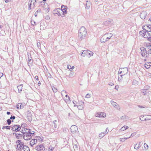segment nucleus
Returning <instances> with one entry per match:
<instances>
[{
    "instance_id": "7",
    "label": "nucleus",
    "mask_w": 151,
    "mask_h": 151,
    "mask_svg": "<svg viewBox=\"0 0 151 151\" xmlns=\"http://www.w3.org/2000/svg\"><path fill=\"white\" fill-rule=\"evenodd\" d=\"M23 136V138L25 140H29L32 138V136L30 135V133L28 134L24 133Z\"/></svg>"
},
{
    "instance_id": "5",
    "label": "nucleus",
    "mask_w": 151,
    "mask_h": 151,
    "mask_svg": "<svg viewBox=\"0 0 151 151\" xmlns=\"http://www.w3.org/2000/svg\"><path fill=\"white\" fill-rule=\"evenodd\" d=\"M140 49L141 51L142 56L144 57H147L149 55H147L146 48L144 47H142L140 48Z\"/></svg>"
},
{
    "instance_id": "22",
    "label": "nucleus",
    "mask_w": 151,
    "mask_h": 151,
    "mask_svg": "<svg viewBox=\"0 0 151 151\" xmlns=\"http://www.w3.org/2000/svg\"><path fill=\"white\" fill-rule=\"evenodd\" d=\"M107 41H108V40L107 39L106 36L105 35L102 37L100 39V41L101 42H105Z\"/></svg>"
},
{
    "instance_id": "35",
    "label": "nucleus",
    "mask_w": 151,
    "mask_h": 151,
    "mask_svg": "<svg viewBox=\"0 0 151 151\" xmlns=\"http://www.w3.org/2000/svg\"><path fill=\"white\" fill-rule=\"evenodd\" d=\"M140 119L142 121H146L147 120V118H145V116L144 115H141L140 116Z\"/></svg>"
},
{
    "instance_id": "23",
    "label": "nucleus",
    "mask_w": 151,
    "mask_h": 151,
    "mask_svg": "<svg viewBox=\"0 0 151 151\" xmlns=\"http://www.w3.org/2000/svg\"><path fill=\"white\" fill-rule=\"evenodd\" d=\"M60 10V9L58 8L54 10V14L55 15H56V14L59 16L60 15V14L59 13V11Z\"/></svg>"
},
{
    "instance_id": "8",
    "label": "nucleus",
    "mask_w": 151,
    "mask_h": 151,
    "mask_svg": "<svg viewBox=\"0 0 151 151\" xmlns=\"http://www.w3.org/2000/svg\"><path fill=\"white\" fill-rule=\"evenodd\" d=\"M21 127L20 126L14 125L12 126V130L13 131H15L17 132L19 131H20Z\"/></svg>"
},
{
    "instance_id": "48",
    "label": "nucleus",
    "mask_w": 151,
    "mask_h": 151,
    "mask_svg": "<svg viewBox=\"0 0 151 151\" xmlns=\"http://www.w3.org/2000/svg\"><path fill=\"white\" fill-rule=\"evenodd\" d=\"M10 126H3L2 127V129H4L5 128H6L7 129H10Z\"/></svg>"
},
{
    "instance_id": "10",
    "label": "nucleus",
    "mask_w": 151,
    "mask_h": 151,
    "mask_svg": "<svg viewBox=\"0 0 151 151\" xmlns=\"http://www.w3.org/2000/svg\"><path fill=\"white\" fill-rule=\"evenodd\" d=\"M123 82L125 84L127 83L129 80V76L127 74L123 75Z\"/></svg>"
},
{
    "instance_id": "27",
    "label": "nucleus",
    "mask_w": 151,
    "mask_h": 151,
    "mask_svg": "<svg viewBox=\"0 0 151 151\" xmlns=\"http://www.w3.org/2000/svg\"><path fill=\"white\" fill-rule=\"evenodd\" d=\"M88 50H83L81 53V55L83 56H85L86 55H88Z\"/></svg>"
},
{
    "instance_id": "54",
    "label": "nucleus",
    "mask_w": 151,
    "mask_h": 151,
    "mask_svg": "<svg viewBox=\"0 0 151 151\" xmlns=\"http://www.w3.org/2000/svg\"><path fill=\"white\" fill-rule=\"evenodd\" d=\"M53 149V147L50 146L49 148V150L48 151H52V150Z\"/></svg>"
},
{
    "instance_id": "59",
    "label": "nucleus",
    "mask_w": 151,
    "mask_h": 151,
    "mask_svg": "<svg viewBox=\"0 0 151 151\" xmlns=\"http://www.w3.org/2000/svg\"><path fill=\"white\" fill-rule=\"evenodd\" d=\"M50 132L52 133L55 132L54 129H52V128L50 129Z\"/></svg>"
},
{
    "instance_id": "58",
    "label": "nucleus",
    "mask_w": 151,
    "mask_h": 151,
    "mask_svg": "<svg viewBox=\"0 0 151 151\" xmlns=\"http://www.w3.org/2000/svg\"><path fill=\"white\" fill-rule=\"evenodd\" d=\"M136 134V133L135 132L131 134V136L129 137L130 138L131 137H132L133 136H134Z\"/></svg>"
},
{
    "instance_id": "13",
    "label": "nucleus",
    "mask_w": 151,
    "mask_h": 151,
    "mask_svg": "<svg viewBox=\"0 0 151 151\" xmlns=\"http://www.w3.org/2000/svg\"><path fill=\"white\" fill-rule=\"evenodd\" d=\"M95 116L97 117L105 118L106 117V114L105 113L99 112L96 113Z\"/></svg>"
},
{
    "instance_id": "52",
    "label": "nucleus",
    "mask_w": 151,
    "mask_h": 151,
    "mask_svg": "<svg viewBox=\"0 0 151 151\" xmlns=\"http://www.w3.org/2000/svg\"><path fill=\"white\" fill-rule=\"evenodd\" d=\"M52 90L54 92H56L57 91V89L55 88L54 87L52 88Z\"/></svg>"
},
{
    "instance_id": "53",
    "label": "nucleus",
    "mask_w": 151,
    "mask_h": 151,
    "mask_svg": "<svg viewBox=\"0 0 151 151\" xmlns=\"http://www.w3.org/2000/svg\"><path fill=\"white\" fill-rule=\"evenodd\" d=\"M132 84L133 85H134L137 84V82L136 80H134L133 81Z\"/></svg>"
},
{
    "instance_id": "12",
    "label": "nucleus",
    "mask_w": 151,
    "mask_h": 151,
    "mask_svg": "<svg viewBox=\"0 0 151 151\" xmlns=\"http://www.w3.org/2000/svg\"><path fill=\"white\" fill-rule=\"evenodd\" d=\"M142 28L146 32H151V25H145Z\"/></svg>"
},
{
    "instance_id": "41",
    "label": "nucleus",
    "mask_w": 151,
    "mask_h": 151,
    "mask_svg": "<svg viewBox=\"0 0 151 151\" xmlns=\"http://www.w3.org/2000/svg\"><path fill=\"white\" fill-rule=\"evenodd\" d=\"M15 134L16 135V138H18V136H17V135H21V136H23L22 134V133H21V132H20L19 133H15Z\"/></svg>"
},
{
    "instance_id": "16",
    "label": "nucleus",
    "mask_w": 151,
    "mask_h": 151,
    "mask_svg": "<svg viewBox=\"0 0 151 151\" xmlns=\"http://www.w3.org/2000/svg\"><path fill=\"white\" fill-rule=\"evenodd\" d=\"M147 15L146 11H143L140 14V16L142 19H144L146 17Z\"/></svg>"
},
{
    "instance_id": "24",
    "label": "nucleus",
    "mask_w": 151,
    "mask_h": 151,
    "mask_svg": "<svg viewBox=\"0 0 151 151\" xmlns=\"http://www.w3.org/2000/svg\"><path fill=\"white\" fill-rule=\"evenodd\" d=\"M104 35H106V37L107 39L108 40L111 38L113 35L112 34L109 33L106 34Z\"/></svg>"
},
{
    "instance_id": "21",
    "label": "nucleus",
    "mask_w": 151,
    "mask_h": 151,
    "mask_svg": "<svg viewBox=\"0 0 151 151\" xmlns=\"http://www.w3.org/2000/svg\"><path fill=\"white\" fill-rule=\"evenodd\" d=\"M65 102L67 103H69L70 102V98L68 95H65V97H63Z\"/></svg>"
},
{
    "instance_id": "64",
    "label": "nucleus",
    "mask_w": 151,
    "mask_h": 151,
    "mask_svg": "<svg viewBox=\"0 0 151 151\" xmlns=\"http://www.w3.org/2000/svg\"><path fill=\"white\" fill-rule=\"evenodd\" d=\"M40 29L41 30H43L44 29V28L43 27L41 24L40 25Z\"/></svg>"
},
{
    "instance_id": "31",
    "label": "nucleus",
    "mask_w": 151,
    "mask_h": 151,
    "mask_svg": "<svg viewBox=\"0 0 151 151\" xmlns=\"http://www.w3.org/2000/svg\"><path fill=\"white\" fill-rule=\"evenodd\" d=\"M141 92L144 95H145L147 93H148L149 91L147 90H145L144 89L141 90Z\"/></svg>"
},
{
    "instance_id": "18",
    "label": "nucleus",
    "mask_w": 151,
    "mask_h": 151,
    "mask_svg": "<svg viewBox=\"0 0 151 151\" xmlns=\"http://www.w3.org/2000/svg\"><path fill=\"white\" fill-rule=\"evenodd\" d=\"M52 127L57 129H58L59 127V125H58L57 120H55L53 121Z\"/></svg>"
},
{
    "instance_id": "9",
    "label": "nucleus",
    "mask_w": 151,
    "mask_h": 151,
    "mask_svg": "<svg viewBox=\"0 0 151 151\" xmlns=\"http://www.w3.org/2000/svg\"><path fill=\"white\" fill-rule=\"evenodd\" d=\"M70 130L71 133L75 134L77 132L78 129L77 127L75 125H73L70 127Z\"/></svg>"
},
{
    "instance_id": "62",
    "label": "nucleus",
    "mask_w": 151,
    "mask_h": 151,
    "mask_svg": "<svg viewBox=\"0 0 151 151\" xmlns=\"http://www.w3.org/2000/svg\"><path fill=\"white\" fill-rule=\"evenodd\" d=\"M36 12H37V13L38 12H39V13H41V9H38V10L36 11Z\"/></svg>"
},
{
    "instance_id": "50",
    "label": "nucleus",
    "mask_w": 151,
    "mask_h": 151,
    "mask_svg": "<svg viewBox=\"0 0 151 151\" xmlns=\"http://www.w3.org/2000/svg\"><path fill=\"white\" fill-rule=\"evenodd\" d=\"M123 75H122V74H121L120 75V77H118V81H119L120 80H121L122 79H123Z\"/></svg>"
},
{
    "instance_id": "25",
    "label": "nucleus",
    "mask_w": 151,
    "mask_h": 151,
    "mask_svg": "<svg viewBox=\"0 0 151 151\" xmlns=\"http://www.w3.org/2000/svg\"><path fill=\"white\" fill-rule=\"evenodd\" d=\"M140 142H139L138 143H137L135 144L134 145V148L136 150L138 149L140 147Z\"/></svg>"
},
{
    "instance_id": "4",
    "label": "nucleus",
    "mask_w": 151,
    "mask_h": 151,
    "mask_svg": "<svg viewBox=\"0 0 151 151\" xmlns=\"http://www.w3.org/2000/svg\"><path fill=\"white\" fill-rule=\"evenodd\" d=\"M17 144V149L20 150H22L23 146L24 145L21 142V141L20 140H18L16 142Z\"/></svg>"
},
{
    "instance_id": "14",
    "label": "nucleus",
    "mask_w": 151,
    "mask_h": 151,
    "mask_svg": "<svg viewBox=\"0 0 151 151\" xmlns=\"http://www.w3.org/2000/svg\"><path fill=\"white\" fill-rule=\"evenodd\" d=\"M36 150L38 151H44L45 150V148L42 145H40L39 146H37L36 147Z\"/></svg>"
},
{
    "instance_id": "17",
    "label": "nucleus",
    "mask_w": 151,
    "mask_h": 151,
    "mask_svg": "<svg viewBox=\"0 0 151 151\" xmlns=\"http://www.w3.org/2000/svg\"><path fill=\"white\" fill-rule=\"evenodd\" d=\"M113 23V20L112 19L108 20L104 23V24L106 26H108Z\"/></svg>"
},
{
    "instance_id": "28",
    "label": "nucleus",
    "mask_w": 151,
    "mask_h": 151,
    "mask_svg": "<svg viewBox=\"0 0 151 151\" xmlns=\"http://www.w3.org/2000/svg\"><path fill=\"white\" fill-rule=\"evenodd\" d=\"M91 4V2L88 1H87L86 3V8L87 9H88L90 8Z\"/></svg>"
},
{
    "instance_id": "47",
    "label": "nucleus",
    "mask_w": 151,
    "mask_h": 151,
    "mask_svg": "<svg viewBox=\"0 0 151 151\" xmlns=\"http://www.w3.org/2000/svg\"><path fill=\"white\" fill-rule=\"evenodd\" d=\"M129 138V137H126V138H122V139H121L120 141L121 142H124L125 140L126 139H127Z\"/></svg>"
},
{
    "instance_id": "42",
    "label": "nucleus",
    "mask_w": 151,
    "mask_h": 151,
    "mask_svg": "<svg viewBox=\"0 0 151 151\" xmlns=\"http://www.w3.org/2000/svg\"><path fill=\"white\" fill-rule=\"evenodd\" d=\"M25 133H27L28 134L31 131V130L29 129H27V128H26Z\"/></svg>"
},
{
    "instance_id": "61",
    "label": "nucleus",
    "mask_w": 151,
    "mask_h": 151,
    "mask_svg": "<svg viewBox=\"0 0 151 151\" xmlns=\"http://www.w3.org/2000/svg\"><path fill=\"white\" fill-rule=\"evenodd\" d=\"M15 116H12L10 117V119H15Z\"/></svg>"
},
{
    "instance_id": "45",
    "label": "nucleus",
    "mask_w": 151,
    "mask_h": 151,
    "mask_svg": "<svg viewBox=\"0 0 151 151\" xmlns=\"http://www.w3.org/2000/svg\"><path fill=\"white\" fill-rule=\"evenodd\" d=\"M68 68L70 70H71L72 69H74V66H73L71 67V66L70 65H68Z\"/></svg>"
},
{
    "instance_id": "51",
    "label": "nucleus",
    "mask_w": 151,
    "mask_h": 151,
    "mask_svg": "<svg viewBox=\"0 0 151 151\" xmlns=\"http://www.w3.org/2000/svg\"><path fill=\"white\" fill-rule=\"evenodd\" d=\"M11 122L12 121L10 119H8L7 120V122L8 125H10L11 124Z\"/></svg>"
},
{
    "instance_id": "2",
    "label": "nucleus",
    "mask_w": 151,
    "mask_h": 151,
    "mask_svg": "<svg viewBox=\"0 0 151 151\" xmlns=\"http://www.w3.org/2000/svg\"><path fill=\"white\" fill-rule=\"evenodd\" d=\"M36 2V0H32L31 1H29L28 8L29 10H30L31 9L35 8Z\"/></svg>"
},
{
    "instance_id": "44",
    "label": "nucleus",
    "mask_w": 151,
    "mask_h": 151,
    "mask_svg": "<svg viewBox=\"0 0 151 151\" xmlns=\"http://www.w3.org/2000/svg\"><path fill=\"white\" fill-rule=\"evenodd\" d=\"M104 136V133H103L101 132V133L99 135V137H100L101 138H102Z\"/></svg>"
},
{
    "instance_id": "6",
    "label": "nucleus",
    "mask_w": 151,
    "mask_h": 151,
    "mask_svg": "<svg viewBox=\"0 0 151 151\" xmlns=\"http://www.w3.org/2000/svg\"><path fill=\"white\" fill-rule=\"evenodd\" d=\"M120 68L119 69V74H122V75H125L127 74L128 72V68H121L122 70L121 71H119Z\"/></svg>"
},
{
    "instance_id": "37",
    "label": "nucleus",
    "mask_w": 151,
    "mask_h": 151,
    "mask_svg": "<svg viewBox=\"0 0 151 151\" xmlns=\"http://www.w3.org/2000/svg\"><path fill=\"white\" fill-rule=\"evenodd\" d=\"M61 94L62 95V96H65V95H67L66 94V92L64 91H61Z\"/></svg>"
},
{
    "instance_id": "56",
    "label": "nucleus",
    "mask_w": 151,
    "mask_h": 151,
    "mask_svg": "<svg viewBox=\"0 0 151 151\" xmlns=\"http://www.w3.org/2000/svg\"><path fill=\"white\" fill-rule=\"evenodd\" d=\"M37 46L39 48H41L40 43V42H38L37 43Z\"/></svg>"
},
{
    "instance_id": "30",
    "label": "nucleus",
    "mask_w": 151,
    "mask_h": 151,
    "mask_svg": "<svg viewBox=\"0 0 151 151\" xmlns=\"http://www.w3.org/2000/svg\"><path fill=\"white\" fill-rule=\"evenodd\" d=\"M22 149H23L24 151H30V150L28 147L26 145L23 146Z\"/></svg>"
},
{
    "instance_id": "11",
    "label": "nucleus",
    "mask_w": 151,
    "mask_h": 151,
    "mask_svg": "<svg viewBox=\"0 0 151 151\" xmlns=\"http://www.w3.org/2000/svg\"><path fill=\"white\" fill-rule=\"evenodd\" d=\"M111 103L112 106L116 108L118 110H120V107L116 103L114 102L113 101H111Z\"/></svg>"
},
{
    "instance_id": "26",
    "label": "nucleus",
    "mask_w": 151,
    "mask_h": 151,
    "mask_svg": "<svg viewBox=\"0 0 151 151\" xmlns=\"http://www.w3.org/2000/svg\"><path fill=\"white\" fill-rule=\"evenodd\" d=\"M145 67L147 69L149 68L151 66V62H147L144 65Z\"/></svg>"
},
{
    "instance_id": "57",
    "label": "nucleus",
    "mask_w": 151,
    "mask_h": 151,
    "mask_svg": "<svg viewBox=\"0 0 151 151\" xmlns=\"http://www.w3.org/2000/svg\"><path fill=\"white\" fill-rule=\"evenodd\" d=\"M148 117H146L147 118V120H149L151 119V116L147 115Z\"/></svg>"
},
{
    "instance_id": "29",
    "label": "nucleus",
    "mask_w": 151,
    "mask_h": 151,
    "mask_svg": "<svg viewBox=\"0 0 151 151\" xmlns=\"http://www.w3.org/2000/svg\"><path fill=\"white\" fill-rule=\"evenodd\" d=\"M17 109H20L23 108V106L22 104L21 103H18L17 105Z\"/></svg>"
},
{
    "instance_id": "33",
    "label": "nucleus",
    "mask_w": 151,
    "mask_h": 151,
    "mask_svg": "<svg viewBox=\"0 0 151 151\" xmlns=\"http://www.w3.org/2000/svg\"><path fill=\"white\" fill-rule=\"evenodd\" d=\"M22 86L23 85L22 84H21L19 86H17V88L19 91V92L20 93L22 91Z\"/></svg>"
},
{
    "instance_id": "38",
    "label": "nucleus",
    "mask_w": 151,
    "mask_h": 151,
    "mask_svg": "<svg viewBox=\"0 0 151 151\" xmlns=\"http://www.w3.org/2000/svg\"><path fill=\"white\" fill-rule=\"evenodd\" d=\"M77 108L78 109H82L83 108V105H81L77 106Z\"/></svg>"
},
{
    "instance_id": "40",
    "label": "nucleus",
    "mask_w": 151,
    "mask_h": 151,
    "mask_svg": "<svg viewBox=\"0 0 151 151\" xmlns=\"http://www.w3.org/2000/svg\"><path fill=\"white\" fill-rule=\"evenodd\" d=\"M148 49H149L148 50V53L151 54V45L148 46Z\"/></svg>"
},
{
    "instance_id": "20",
    "label": "nucleus",
    "mask_w": 151,
    "mask_h": 151,
    "mask_svg": "<svg viewBox=\"0 0 151 151\" xmlns=\"http://www.w3.org/2000/svg\"><path fill=\"white\" fill-rule=\"evenodd\" d=\"M67 7L66 6L62 5L61 6V9L63 14L67 13Z\"/></svg>"
},
{
    "instance_id": "15",
    "label": "nucleus",
    "mask_w": 151,
    "mask_h": 151,
    "mask_svg": "<svg viewBox=\"0 0 151 151\" xmlns=\"http://www.w3.org/2000/svg\"><path fill=\"white\" fill-rule=\"evenodd\" d=\"M26 115L27 120L29 121H31L32 120V117L31 112L30 111H28Z\"/></svg>"
},
{
    "instance_id": "19",
    "label": "nucleus",
    "mask_w": 151,
    "mask_h": 151,
    "mask_svg": "<svg viewBox=\"0 0 151 151\" xmlns=\"http://www.w3.org/2000/svg\"><path fill=\"white\" fill-rule=\"evenodd\" d=\"M37 140L36 139H32L30 142V145L32 147L34 145L37 144Z\"/></svg>"
},
{
    "instance_id": "1",
    "label": "nucleus",
    "mask_w": 151,
    "mask_h": 151,
    "mask_svg": "<svg viewBox=\"0 0 151 151\" xmlns=\"http://www.w3.org/2000/svg\"><path fill=\"white\" fill-rule=\"evenodd\" d=\"M87 30L85 28L82 27L78 31V38L79 40H82L84 39L86 37Z\"/></svg>"
},
{
    "instance_id": "43",
    "label": "nucleus",
    "mask_w": 151,
    "mask_h": 151,
    "mask_svg": "<svg viewBox=\"0 0 151 151\" xmlns=\"http://www.w3.org/2000/svg\"><path fill=\"white\" fill-rule=\"evenodd\" d=\"M150 87L148 86H145L144 88V89L146 90H147L150 88Z\"/></svg>"
},
{
    "instance_id": "63",
    "label": "nucleus",
    "mask_w": 151,
    "mask_h": 151,
    "mask_svg": "<svg viewBox=\"0 0 151 151\" xmlns=\"http://www.w3.org/2000/svg\"><path fill=\"white\" fill-rule=\"evenodd\" d=\"M45 18L46 19H47V20H49V19H50V17L48 16H46L45 17Z\"/></svg>"
},
{
    "instance_id": "3",
    "label": "nucleus",
    "mask_w": 151,
    "mask_h": 151,
    "mask_svg": "<svg viewBox=\"0 0 151 151\" xmlns=\"http://www.w3.org/2000/svg\"><path fill=\"white\" fill-rule=\"evenodd\" d=\"M148 32H146V31L142 30L139 32V33L144 38H147L148 39L150 37V35Z\"/></svg>"
},
{
    "instance_id": "39",
    "label": "nucleus",
    "mask_w": 151,
    "mask_h": 151,
    "mask_svg": "<svg viewBox=\"0 0 151 151\" xmlns=\"http://www.w3.org/2000/svg\"><path fill=\"white\" fill-rule=\"evenodd\" d=\"M93 53L91 51L88 50V55L90 56L93 55Z\"/></svg>"
},
{
    "instance_id": "49",
    "label": "nucleus",
    "mask_w": 151,
    "mask_h": 151,
    "mask_svg": "<svg viewBox=\"0 0 151 151\" xmlns=\"http://www.w3.org/2000/svg\"><path fill=\"white\" fill-rule=\"evenodd\" d=\"M144 146L145 149L147 150L148 149V145L146 144V143H145L144 145Z\"/></svg>"
},
{
    "instance_id": "34",
    "label": "nucleus",
    "mask_w": 151,
    "mask_h": 151,
    "mask_svg": "<svg viewBox=\"0 0 151 151\" xmlns=\"http://www.w3.org/2000/svg\"><path fill=\"white\" fill-rule=\"evenodd\" d=\"M129 119V117L126 116H123L121 117V119L122 120H128Z\"/></svg>"
},
{
    "instance_id": "32",
    "label": "nucleus",
    "mask_w": 151,
    "mask_h": 151,
    "mask_svg": "<svg viewBox=\"0 0 151 151\" xmlns=\"http://www.w3.org/2000/svg\"><path fill=\"white\" fill-rule=\"evenodd\" d=\"M21 127L22 128L21 129H21L20 131L21 132V133H22V135H23L24 133H25V131L26 130V128L23 127L22 126V125H21Z\"/></svg>"
},
{
    "instance_id": "60",
    "label": "nucleus",
    "mask_w": 151,
    "mask_h": 151,
    "mask_svg": "<svg viewBox=\"0 0 151 151\" xmlns=\"http://www.w3.org/2000/svg\"><path fill=\"white\" fill-rule=\"evenodd\" d=\"M108 128L107 127L106 129V130H105V132H106V133H105V134H107L108 133Z\"/></svg>"
},
{
    "instance_id": "46",
    "label": "nucleus",
    "mask_w": 151,
    "mask_h": 151,
    "mask_svg": "<svg viewBox=\"0 0 151 151\" xmlns=\"http://www.w3.org/2000/svg\"><path fill=\"white\" fill-rule=\"evenodd\" d=\"M91 96V95L89 93H88L86 94V95L85 96V97L87 98H90Z\"/></svg>"
},
{
    "instance_id": "36",
    "label": "nucleus",
    "mask_w": 151,
    "mask_h": 151,
    "mask_svg": "<svg viewBox=\"0 0 151 151\" xmlns=\"http://www.w3.org/2000/svg\"><path fill=\"white\" fill-rule=\"evenodd\" d=\"M128 128V127L127 126H124L121 128L120 129V130H121L122 131H124L127 129Z\"/></svg>"
},
{
    "instance_id": "55",
    "label": "nucleus",
    "mask_w": 151,
    "mask_h": 151,
    "mask_svg": "<svg viewBox=\"0 0 151 151\" xmlns=\"http://www.w3.org/2000/svg\"><path fill=\"white\" fill-rule=\"evenodd\" d=\"M31 57L30 58H29V57L28 60V63L29 64V63H31L32 62V61L31 60Z\"/></svg>"
}]
</instances>
